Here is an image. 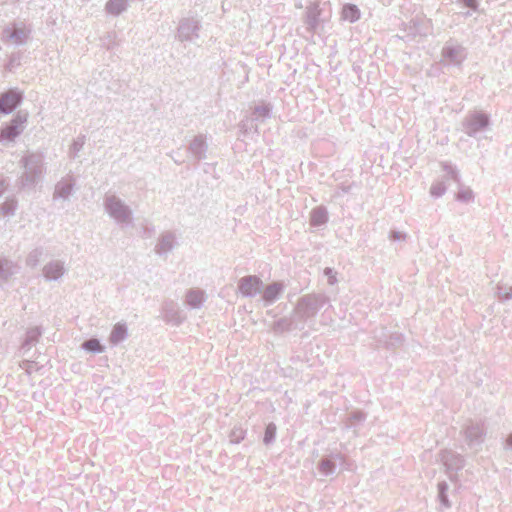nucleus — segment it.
<instances>
[{
  "instance_id": "cd10ccee",
  "label": "nucleus",
  "mask_w": 512,
  "mask_h": 512,
  "mask_svg": "<svg viewBox=\"0 0 512 512\" xmlns=\"http://www.w3.org/2000/svg\"><path fill=\"white\" fill-rule=\"evenodd\" d=\"M360 10L354 4H345L342 8V19L354 23L360 19Z\"/></svg>"
},
{
  "instance_id": "4c0bfd02",
  "label": "nucleus",
  "mask_w": 512,
  "mask_h": 512,
  "mask_svg": "<svg viewBox=\"0 0 512 512\" xmlns=\"http://www.w3.org/2000/svg\"><path fill=\"white\" fill-rule=\"evenodd\" d=\"M446 190L445 179L436 181L430 187V195L434 198H439L445 194Z\"/></svg>"
},
{
  "instance_id": "9b49d317",
  "label": "nucleus",
  "mask_w": 512,
  "mask_h": 512,
  "mask_svg": "<svg viewBox=\"0 0 512 512\" xmlns=\"http://www.w3.org/2000/svg\"><path fill=\"white\" fill-rule=\"evenodd\" d=\"M443 59L452 65H460L467 57L466 49L459 44L447 43L442 49Z\"/></svg>"
},
{
  "instance_id": "5701e85b",
  "label": "nucleus",
  "mask_w": 512,
  "mask_h": 512,
  "mask_svg": "<svg viewBox=\"0 0 512 512\" xmlns=\"http://www.w3.org/2000/svg\"><path fill=\"white\" fill-rule=\"evenodd\" d=\"M128 337V329L125 323H117L114 325L110 336L109 341L112 345H118L120 342L124 341Z\"/></svg>"
},
{
  "instance_id": "6e6552de",
  "label": "nucleus",
  "mask_w": 512,
  "mask_h": 512,
  "mask_svg": "<svg viewBox=\"0 0 512 512\" xmlns=\"http://www.w3.org/2000/svg\"><path fill=\"white\" fill-rule=\"evenodd\" d=\"M23 101V93L17 89H9L0 95V113H12Z\"/></svg>"
},
{
  "instance_id": "b1692460",
  "label": "nucleus",
  "mask_w": 512,
  "mask_h": 512,
  "mask_svg": "<svg viewBox=\"0 0 512 512\" xmlns=\"http://www.w3.org/2000/svg\"><path fill=\"white\" fill-rule=\"evenodd\" d=\"M164 319L167 322L179 325L183 322L184 317L173 303H166L164 306Z\"/></svg>"
},
{
  "instance_id": "412c9836",
  "label": "nucleus",
  "mask_w": 512,
  "mask_h": 512,
  "mask_svg": "<svg viewBox=\"0 0 512 512\" xmlns=\"http://www.w3.org/2000/svg\"><path fill=\"white\" fill-rule=\"evenodd\" d=\"M42 335V330L40 327H33L27 330L25 339L21 345V351L23 353L28 352L33 345H35L39 338Z\"/></svg>"
},
{
  "instance_id": "20e7f679",
  "label": "nucleus",
  "mask_w": 512,
  "mask_h": 512,
  "mask_svg": "<svg viewBox=\"0 0 512 512\" xmlns=\"http://www.w3.org/2000/svg\"><path fill=\"white\" fill-rule=\"evenodd\" d=\"M490 117L483 111H472L463 120V131L470 137L476 138L480 132L490 126Z\"/></svg>"
},
{
  "instance_id": "79ce46f5",
  "label": "nucleus",
  "mask_w": 512,
  "mask_h": 512,
  "mask_svg": "<svg viewBox=\"0 0 512 512\" xmlns=\"http://www.w3.org/2000/svg\"><path fill=\"white\" fill-rule=\"evenodd\" d=\"M239 128L243 134H246L252 130L258 132V124H253L252 120H242L239 124Z\"/></svg>"
},
{
  "instance_id": "aec40b11",
  "label": "nucleus",
  "mask_w": 512,
  "mask_h": 512,
  "mask_svg": "<svg viewBox=\"0 0 512 512\" xmlns=\"http://www.w3.org/2000/svg\"><path fill=\"white\" fill-rule=\"evenodd\" d=\"M17 263L7 258H0V282H7L19 272Z\"/></svg>"
},
{
  "instance_id": "bb28decb",
  "label": "nucleus",
  "mask_w": 512,
  "mask_h": 512,
  "mask_svg": "<svg viewBox=\"0 0 512 512\" xmlns=\"http://www.w3.org/2000/svg\"><path fill=\"white\" fill-rule=\"evenodd\" d=\"M127 7V0H109L105 6L106 11L113 16L120 15L122 12L126 11Z\"/></svg>"
},
{
  "instance_id": "e433bc0d",
  "label": "nucleus",
  "mask_w": 512,
  "mask_h": 512,
  "mask_svg": "<svg viewBox=\"0 0 512 512\" xmlns=\"http://www.w3.org/2000/svg\"><path fill=\"white\" fill-rule=\"evenodd\" d=\"M43 255V249L42 248H35L33 249L26 258V264L29 267H36L38 263L40 262V259Z\"/></svg>"
},
{
  "instance_id": "1a4fd4ad",
  "label": "nucleus",
  "mask_w": 512,
  "mask_h": 512,
  "mask_svg": "<svg viewBox=\"0 0 512 512\" xmlns=\"http://www.w3.org/2000/svg\"><path fill=\"white\" fill-rule=\"evenodd\" d=\"M262 288L263 281L256 275L244 276L238 281V290L244 297H255Z\"/></svg>"
},
{
  "instance_id": "0eeeda50",
  "label": "nucleus",
  "mask_w": 512,
  "mask_h": 512,
  "mask_svg": "<svg viewBox=\"0 0 512 512\" xmlns=\"http://www.w3.org/2000/svg\"><path fill=\"white\" fill-rule=\"evenodd\" d=\"M200 22L194 18H184L177 29V39L181 42H195L199 38Z\"/></svg>"
},
{
  "instance_id": "a18cd8bd",
  "label": "nucleus",
  "mask_w": 512,
  "mask_h": 512,
  "mask_svg": "<svg viewBox=\"0 0 512 512\" xmlns=\"http://www.w3.org/2000/svg\"><path fill=\"white\" fill-rule=\"evenodd\" d=\"M455 3L467 7L472 11H476L479 6L478 0H455Z\"/></svg>"
},
{
  "instance_id": "ddd939ff",
  "label": "nucleus",
  "mask_w": 512,
  "mask_h": 512,
  "mask_svg": "<svg viewBox=\"0 0 512 512\" xmlns=\"http://www.w3.org/2000/svg\"><path fill=\"white\" fill-rule=\"evenodd\" d=\"M29 34L30 30L14 25L13 28L6 27L3 30V39L16 45H24L28 40Z\"/></svg>"
},
{
  "instance_id": "4be33fe9",
  "label": "nucleus",
  "mask_w": 512,
  "mask_h": 512,
  "mask_svg": "<svg viewBox=\"0 0 512 512\" xmlns=\"http://www.w3.org/2000/svg\"><path fill=\"white\" fill-rule=\"evenodd\" d=\"M205 301V293L200 289H190L186 294V304L193 308L198 309Z\"/></svg>"
},
{
  "instance_id": "8fccbe9b",
  "label": "nucleus",
  "mask_w": 512,
  "mask_h": 512,
  "mask_svg": "<svg viewBox=\"0 0 512 512\" xmlns=\"http://www.w3.org/2000/svg\"><path fill=\"white\" fill-rule=\"evenodd\" d=\"M341 190L343 193H348L350 190V186H341Z\"/></svg>"
},
{
  "instance_id": "a211bd4d",
  "label": "nucleus",
  "mask_w": 512,
  "mask_h": 512,
  "mask_svg": "<svg viewBox=\"0 0 512 512\" xmlns=\"http://www.w3.org/2000/svg\"><path fill=\"white\" fill-rule=\"evenodd\" d=\"M75 181L72 177H66L61 179L56 185L53 193V199L67 200L72 194Z\"/></svg>"
},
{
  "instance_id": "3c124183",
  "label": "nucleus",
  "mask_w": 512,
  "mask_h": 512,
  "mask_svg": "<svg viewBox=\"0 0 512 512\" xmlns=\"http://www.w3.org/2000/svg\"><path fill=\"white\" fill-rule=\"evenodd\" d=\"M295 7H296L297 9H301V8H303V4H302V2H301V1L296 2V3H295Z\"/></svg>"
},
{
  "instance_id": "de8ad7c7",
  "label": "nucleus",
  "mask_w": 512,
  "mask_h": 512,
  "mask_svg": "<svg viewBox=\"0 0 512 512\" xmlns=\"http://www.w3.org/2000/svg\"><path fill=\"white\" fill-rule=\"evenodd\" d=\"M7 185L8 184L4 177L0 175V196L5 192Z\"/></svg>"
},
{
  "instance_id": "dca6fc26",
  "label": "nucleus",
  "mask_w": 512,
  "mask_h": 512,
  "mask_svg": "<svg viewBox=\"0 0 512 512\" xmlns=\"http://www.w3.org/2000/svg\"><path fill=\"white\" fill-rule=\"evenodd\" d=\"M176 245V236L173 232L167 231L162 233L158 242L155 246V252L159 256H166L169 252L173 250Z\"/></svg>"
},
{
  "instance_id": "72a5a7b5",
  "label": "nucleus",
  "mask_w": 512,
  "mask_h": 512,
  "mask_svg": "<svg viewBox=\"0 0 512 512\" xmlns=\"http://www.w3.org/2000/svg\"><path fill=\"white\" fill-rule=\"evenodd\" d=\"M443 171L446 173L445 179H451L457 183L460 182V176L457 168L448 162L442 163Z\"/></svg>"
},
{
  "instance_id": "39448f33",
  "label": "nucleus",
  "mask_w": 512,
  "mask_h": 512,
  "mask_svg": "<svg viewBox=\"0 0 512 512\" xmlns=\"http://www.w3.org/2000/svg\"><path fill=\"white\" fill-rule=\"evenodd\" d=\"M27 118L28 113L18 111L10 123L7 124L4 128L0 129V142L14 141V139L23 132Z\"/></svg>"
},
{
  "instance_id": "7c9ffc66",
  "label": "nucleus",
  "mask_w": 512,
  "mask_h": 512,
  "mask_svg": "<svg viewBox=\"0 0 512 512\" xmlns=\"http://www.w3.org/2000/svg\"><path fill=\"white\" fill-rule=\"evenodd\" d=\"M81 347L83 350L93 354H99L105 351V347L100 343V341L97 338H90L88 340H85L81 344Z\"/></svg>"
},
{
  "instance_id": "f704fd0d",
  "label": "nucleus",
  "mask_w": 512,
  "mask_h": 512,
  "mask_svg": "<svg viewBox=\"0 0 512 512\" xmlns=\"http://www.w3.org/2000/svg\"><path fill=\"white\" fill-rule=\"evenodd\" d=\"M379 342L384 343V345L388 348L390 347H397L403 343V335L398 332H394L389 335L388 338H385L384 340L379 339Z\"/></svg>"
},
{
  "instance_id": "49530a36",
  "label": "nucleus",
  "mask_w": 512,
  "mask_h": 512,
  "mask_svg": "<svg viewBox=\"0 0 512 512\" xmlns=\"http://www.w3.org/2000/svg\"><path fill=\"white\" fill-rule=\"evenodd\" d=\"M389 238L393 241H401L406 238V235L399 231H391Z\"/></svg>"
},
{
  "instance_id": "f3484780",
  "label": "nucleus",
  "mask_w": 512,
  "mask_h": 512,
  "mask_svg": "<svg viewBox=\"0 0 512 512\" xmlns=\"http://www.w3.org/2000/svg\"><path fill=\"white\" fill-rule=\"evenodd\" d=\"M65 273L64 263L60 260H52L43 267V276L47 281H56Z\"/></svg>"
},
{
  "instance_id": "393cba45",
  "label": "nucleus",
  "mask_w": 512,
  "mask_h": 512,
  "mask_svg": "<svg viewBox=\"0 0 512 512\" xmlns=\"http://www.w3.org/2000/svg\"><path fill=\"white\" fill-rule=\"evenodd\" d=\"M272 106L268 103L257 105L253 109L252 122H264L271 117Z\"/></svg>"
},
{
  "instance_id": "09e8293b",
  "label": "nucleus",
  "mask_w": 512,
  "mask_h": 512,
  "mask_svg": "<svg viewBox=\"0 0 512 512\" xmlns=\"http://www.w3.org/2000/svg\"><path fill=\"white\" fill-rule=\"evenodd\" d=\"M504 449L512 450V433H510L505 441Z\"/></svg>"
},
{
  "instance_id": "f257e3e1",
  "label": "nucleus",
  "mask_w": 512,
  "mask_h": 512,
  "mask_svg": "<svg viewBox=\"0 0 512 512\" xmlns=\"http://www.w3.org/2000/svg\"><path fill=\"white\" fill-rule=\"evenodd\" d=\"M329 298L323 293H312L300 297L294 308V318L304 323L317 315Z\"/></svg>"
},
{
  "instance_id": "c9c22d12",
  "label": "nucleus",
  "mask_w": 512,
  "mask_h": 512,
  "mask_svg": "<svg viewBox=\"0 0 512 512\" xmlns=\"http://www.w3.org/2000/svg\"><path fill=\"white\" fill-rule=\"evenodd\" d=\"M16 209H17V201L15 199H7L0 206V213L3 216H13L15 214Z\"/></svg>"
},
{
  "instance_id": "ea45409f",
  "label": "nucleus",
  "mask_w": 512,
  "mask_h": 512,
  "mask_svg": "<svg viewBox=\"0 0 512 512\" xmlns=\"http://www.w3.org/2000/svg\"><path fill=\"white\" fill-rule=\"evenodd\" d=\"M245 433V430L241 427H234L229 435L230 442L234 444L240 443L244 439Z\"/></svg>"
},
{
  "instance_id": "473e14b6",
  "label": "nucleus",
  "mask_w": 512,
  "mask_h": 512,
  "mask_svg": "<svg viewBox=\"0 0 512 512\" xmlns=\"http://www.w3.org/2000/svg\"><path fill=\"white\" fill-rule=\"evenodd\" d=\"M447 491H448V484L445 481L439 482L438 483V499H439L441 506H443L444 508L451 507V504L448 499Z\"/></svg>"
},
{
  "instance_id": "a878e982",
  "label": "nucleus",
  "mask_w": 512,
  "mask_h": 512,
  "mask_svg": "<svg viewBox=\"0 0 512 512\" xmlns=\"http://www.w3.org/2000/svg\"><path fill=\"white\" fill-rule=\"evenodd\" d=\"M328 221V212L325 207H316L311 211L310 224L312 226H321Z\"/></svg>"
},
{
  "instance_id": "9d476101",
  "label": "nucleus",
  "mask_w": 512,
  "mask_h": 512,
  "mask_svg": "<svg viewBox=\"0 0 512 512\" xmlns=\"http://www.w3.org/2000/svg\"><path fill=\"white\" fill-rule=\"evenodd\" d=\"M337 464L344 466L345 457L340 453H332L320 459L317 469L320 475L327 477L335 473Z\"/></svg>"
},
{
  "instance_id": "c756f323",
  "label": "nucleus",
  "mask_w": 512,
  "mask_h": 512,
  "mask_svg": "<svg viewBox=\"0 0 512 512\" xmlns=\"http://www.w3.org/2000/svg\"><path fill=\"white\" fill-rule=\"evenodd\" d=\"M296 327L297 326L294 325V319L288 318V317H283L274 322L273 331L276 333H282L285 331H290Z\"/></svg>"
},
{
  "instance_id": "a19ab883",
  "label": "nucleus",
  "mask_w": 512,
  "mask_h": 512,
  "mask_svg": "<svg viewBox=\"0 0 512 512\" xmlns=\"http://www.w3.org/2000/svg\"><path fill=\"white\" fill-rule=\"evenodd\" d=\"M474 198L473 191L470 188H462L456 194V199L461 202L468 203Z\"/></svg>"
},
{
  "instance_id": "7ed1b4c3",
  "label": "nucleus",
  "mask_w": 512,
  "mask_h": 512,
  "mask_svg": "<svg viewBox=\"0 0 512 512\" xmlns=\"http://www.w3.org/2000/svg\"><path fill=\"white\" fill-rule=\"evenodd\" d=\"M104 208L117 224L126 226L132 223L133 212L131 208L116 195H107L105 197Z\"/></svg>"
},
{
  "instance_id": "2eb2a0df",
  "label": "nucleus",
  "mask_w": 512,
  "mask_h": 512,
  "mask_svg": "<svg viewBox=\"0 0 512 512\" xmlns=\"http://www.w3.org/2000/svg\"><path fill=\"white\" fill-rule=\"evenodd\" d=\"M208 144L206 136L203 134L196 135L190 142L188 151L192 154L195 160L200 161L206 158Z\"/></svg>"
},
{
  "instance_id": "f03ea898",
  "label": "nucleus",
  "mask_w": 512,
  "mask_h": 512,
  "mask_svg": "<svg viewBox=\"0 0 512 512\" xmlns=\"http://www.w3.org/2000/svg\"><path fill=\"white\" fill-rule=\"evenodd\" d=\"M24 172L22 174L23 185H34L44 172V155L42 153H28L20 161Z\"/></svg>"
},
{
  "instance_id": "58836bf2",
  "label": "nucleus",
  "mask_w": 512,
  "mask_h": 512,
  "mask_svg": "<svg viewBox=\"0 0 512 512\" xmlns=\"http://www.w3.org/2000/svg\"><path fill=\"white\" fill-rule=\"evenodd\" d=\"M276 430H277V428L274 423H269L266 426L265 434H264V438H263L264 444L269 445L275 440Z\"/></svg>"
},
{
  "instance_id": "c03bdc74",
  "label": "nucleus",
  "mask_w": 512,
  "mask_h": 512,
  "mask_svg": "<svg viewBox=\"0 0 512 512\" xmlns=\"http://www.w3.org/2000/svg\"><path fill=\"white\" fill-rule=\"evenodd\" d=\"M324 275L327 277V282L329 285H334L337 283V272L330 267H326L324 269Z\"/></svg>"
},
{
  "instance_id": "6ab92c4d",
  "label": "nucleus",
  "mask_w": 512,
  "mask_h": 512,
  "mask_svg": "<svg viewBox=\"0 0 512 512\" xmlns=\"http://www.w3.org/2000/svg\"><path fill=\"white\" fill-rule=\"evenodd\" d=\"M285 286L282 282H273L262 288V299L266 304H272L279 299L283 293Z\"/></svg>"
},
{
  "instance_id": "37998d69",
  "label": "nucleus",
  "mask_w": 512,
  "mask_h": 512,
  "mask_svg": "<svg viewBox=\"0 0 512 512\" xmlns=\"http://www.w3.org/2000/svg\"><path fill=\"white\" fill-rule=\"evenodd\" d=\"M497 294L501 300L506 301L512 299V286H498Z\"/></svg>"
},
{
  "instance_id": "423d86ee",
  "label": "nucleus",
  "mask_w": 512,
  "mask_h": 512,
  "mask_svg": "<svg viewBox=\"0 0 512 512\" xmlns=\"http://www.w3.org/2000/svg\"><path fill=\"white\" fill-rule=\"evenodd\" d=\"M465 441L470 449L478 451L486 436L484 424L481 422L470 421L462 431Z\"/></svg>"
},
{
  "instance_id": "f8f14e48",
  "label": "nucleus",
  "mask_w": 512,
  "mask_h": 512,
  "mask_svg": "<svg viewBox=\"0 0 512 512\" xmlns=\"http://www.w3.org/2000/svg\"><path fill=\"white\" fill-rule=\"evenodd\" d=\"M320 15L321 9L319 1H314L307 6L304 23L309 33L313 34L316 32L320 23Z\"/></svg>"
},
{
  "instance_id": "4468645a",
  "label": "nucleus",
  "mask_w": 512,
  "mask_h": 512,
  "mask_svg": "<svg viewBox=\"0 0 512 512\" xmlns=\"http://www.w3.org/2000/svg\"><path fill=\"white\" fill-rule=\"evenodd\" d=\"M440 459L448 471H458L465 464L463 456L452 450H443L440 454Z\"/></svg>"
},
{
  "instance_id": "c85d7f7f",
  "label": "nucleus",
  "mask_w": 512,
  "mask_h": 512,
  "mask_svg": "<svg viewBox=\"0 0 512 512\" xmlns=\"http://www.w3.org/2000/svg\"><path fill=\"white\" fill-rule=\"evenodd\" d=\"M366 419V415L361 411H353L347 417L345 427L348 429H353L356 433L357 428L360 424H362Z\"/></svg>"
},
{
  "instance_id": "2f4dec72",
  "label": "nucleus",
  "mask_w": 512,
  "mask_h": 512,
  "mask_svg": "<svg viewBox=\"0 0 512 512\" xmlns=\"http://www.w3.org/2000/svg\"><path fill=\"white\" fill-rule=\"evenodd\" d=\"M86 142V136L80 135L76 139L73 140L72 144L69 147V157L72 159H76L78 157L79 152L83 149Z\"/></svg>"
}]
</instances>
